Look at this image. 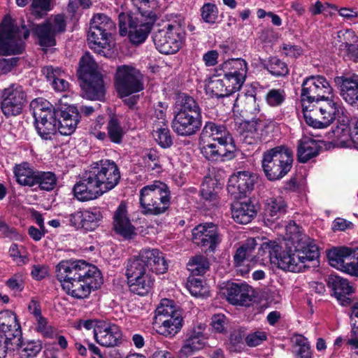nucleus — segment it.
<instances>
[{
  "label": "nucleus",
  "mask_w": 358,
  "mask_h": 358,
  "mask_svg": "<svg viewBox=\"0 0 358 358\" xmlns=\"http://www.w3.org/2000/svg\"><path fill=\"white\" fill-rule=\"evenodd\" d=\"M57 278L67 294L79 299L87 298L103 284L100 271L84 260H66L56 268Z\"/></svg>",
  "instance_id": "nucleus-1"
},
{
  "label": "nucleus",
  "mask_w": 358,
  "mask_h": 358,
  "mask_svg": "<svg viewBox=\"0 0 358 358\" xmlns=\"http://www.w3.org/2000/svg\"><path fill=\"white\" fill-rule=\"evenodd\" d=\"M257 245V240L250 238L239 247L234 256V263L236 266L241 265L245 260L257 263L263 262L262 257L267 254L269 261L282 270L291 272H301L300 264L297 262L295 250H282V247L275 241H266L260 245L258 253L255 255V248Z\"/></svg>",
  "instance_id": "nucleus-2"
},
{
  "label": "nucleus",
  "mask_w": 358,
  "mask_h": 358,
  "mask_svg": "<svg viewBox=\"0 0 358 358\" xmlns=\"http://www.w3.org/2000/svg\"><path fill=\"white\" fill-rule=\"evenodd\" d=\"M171 127L181 136L196 134L202 125L201 109L196 101L187 94H179L174 107Z\"/></svg>",
  "instance_id": "nucleus-3"
},
{
  "label": "nucleus",
  "mask_w": 358,
  "mask_h": 358,
  "mask_svg": "<svg viewBox=\"0 0 358 358\" xmlns=\"http://www.w3.org/2000/svg\"><path fill=\"white\" fill-rule=\"evenodd\" d=\"M306 124L313 128H326L343 115V107L336 98L328 96L313 104L303 105Z\"/></svg>",
  "instance_id": "nucleus-4"
},
{
  "label": "nucleus",
  "mask_w": 358,
  "mask_h": 358,
  "mask_svg": "<svg viewBox=\"0 0 358 358\" xmlns=\"http://www.w3.org/2000/svg\"><path fill=\"white\" fill-rule=\"evenodd\" d=\"M77 75L80 80L83 96L90 100L103 99L105 86L97 64L89 53H85L79 61Z\"/></svg>",
  "instance_id": "nucleus-5"
},
{
  "label": "nucleus",
  "mask_w": 358,
  "mask_h": 358,
  "mask_svg": "<svg viewBox=\"0 0 358 358\" xmlns=\"http://www.w3.org/2000/svg\"><path fill=\"white\" fill-rule=\"evenodd\" d=\"M171 193L164 182L155 180L140 190V206L143 215H159L164 213L171 203Z\"/></svg>",
  "instance_id": "nucleus-6"
},
{
  "label": "nucleus",
  "mask_w": 358,
  "mask_h": 358,
  "mask_svg": "<svg viewBox=\"0 0 358 358\" xmlns=\"http://www.w3.org/2000/svg\"><path fill=\"white\" fill-rule=\"evenodd\" d=\"M293 152L284 145L277 146L263 153L262 166L266 178L275 181L282 178L290 171Z\"/></svg>",
  "instance_id": "nucleus-7"
},
{
  "label": "nucleus",
  "mask_w": 358,
  "mask_h": 358,
  "mask_svg": "<svg viewBox=\"0 0 358 358\" xmlns=\"http://www.w3.org/2000/svg\"><path fill=\"white\" fill-rule=\"evenodd\" d=\"M142 16L145 17V22L140 21L137 17L124 13L119 15L120 34L125 36L128 33L133 44L138 45L145 41L157 20V15L152 11L143 12Z\"/></svg>",
  "instance_id": "nucleus-8"
},
{
  "label": "nucleus",
  "mask_w": 358,
  "mask_h": 358,
  "mask_svg": "<svg viewBox=\"0 0 358 358\" xmlns=\"http://www.w3.org/2000/svg\"><path fill=\"white\" fill-rule=\"evenodd\" d=\"M125 268L130 291L141 296L147 294L151 290L154 282L148 264L138 255L128 259Z\"/></svg>",
  "instance_id": "nucleus-9"
},
{
  "label": "nucleus",
  "mask_w": 358,
  "mask_h": 358,
  "mask_svg": "<svg viewBox=\"0 0 358 358\" xmlns=\"http://www.w3.org/2000/svg\"><path fill=\"white\" fill-rule=\"evenodd\" d=\"M29 36V31L25 25L21 28L13 24L10 19H4L0 26V55L21 54L24 49V43Z\"/></svg>",
  "instance_id": "nucleus-10"
},
{
  "label": "nucleus",
  "mask_w": 358,
  "mask_h": 358,
  "mask_svg": "<svg viewBox=\"0 0 358 358\" xmlns=\"http://www.w3.org/2000/svg\"><path fill=\"white\" fill-rule=\"evenodd\" d=\"M115 85L118 94H136L144 89L143 74L132 66H119L116 69Z\"/></svg>",
  "instance_id": "nucleus-11"
},
{
  "label": "nucleus",
  "mask_w": 358,
  "mask_h": 358,
  "mask_svg": "<svg viewBox=\"0 0 358 358\" xmlns=\"http://www.w3.org/2000/svg\"><path fill=\"white\" fill-rule=\"evenodd\" d=\"M66 27L64 15L59 14L54 17L52 22L48 20L34 25L32 32L38 38L40 46L50 48L56 45V35L64 33L66 31Z\"/></svg>",
  "instance_id": "nucleus-12"
},
{
  "label": "nucleus",
  "mask_w": 358,
  "mask_h": 358,
  "mask_svg": "<svg viewBox=\"0 0 358 358\" xmlns=\"http://www.w3.org/2000/svg\"><path fill=\"white\" fill-rule=\"evenodd\" d=\"M333 88L328 80L322 76H311L306 78L302 83L301 100L302 106L313 104L331 94Z\"/></svg>",
  "instance_id": "nucleus-13"
},
{
  "label": "nucleus",
  "mask_w": 358,
  "mask_h": 358,
  "mask_svg": "<svg viewBox=\"0 0 358 358\" xmlns=\"http://www.w3.org/2000/svg\"><path fill=\"white\" fill-rule=\"evenodd\" d=\"M1 108L5 116L20 115L27 103V94L22 87L12 84L2 92Z\"/></svg>",
  "instance_id": "nucleus-14"
},
{
  "label": "nucleus",
  "mask_w": 358,
  "mask_h": 358,
  "mask_svg": "<svg viewBox=\"0 0 358 358\" xmlns=\"http://www.w3.org/2000/svg\"><path fill=\"white\" fill-rule=\"evenodd\" d=\"M334 87L342 99L358 108V74L344 72L334 78Z\"/></svg>",
  "instance_id": "nucleus-15"
},
{
  "label": "nucleus",
  "mask_w": 358,
  "mask_h": 358,
  "mask_svg": "<svg viewBox=\"0 0 358 358\" xmlns=\"http://www.w3.org/2000/svg\"><path fill=\"white\" fill-rule=\"evenodd\" d=\"M90 171L105 192L113 189L120 182V169L112 160H101L92 166Z\"/></svg>",
  "instance_id": "nucleus-16"
},
{
  "label": "nucleus",
  "mask_w": 358,
  "mask_h": 358,
  "mask_svg": "<svg viewBox=\"0 0 358 358\" xmlns=\"http://www.w3.org/2000/svg\"><path fill=\"white\" fill-rule=\"evenodd\" d=\"M152 38L156 48L165 55L176 53L182 45V36L178 29L171 24L166 29L155 31Z\"/></svg>",
  "instance_id": "nucleus-17"
},
{
  "label": "nucleus",
  "mask_w": 358,
  "mask_h": 358,
  "mask_svg": "<svg viewBox=\"0 0 358 358\" xmlns=\"http://www.w3.org/2000/svg\"><path fill=\"white\" fill-rule=\"evenodd\" d=\"M75 197L81 201L93 200L106 193L90 169L73 186Z\"/></svg>",
  "instance_id": "nucleus-18"
},
{
  "label": "nucleus",
  "mask_w": 358,
  "mask_h": 358,
  "mask_svg": "<svg viewBox=\"0 0 358 358\" xmlns=\"http://www.w3.org/2000/svg\"><path fill=\"white\" fill-rule=\"evenodd\" d=\"M0 330L5 334L6 349H13L20 343L22 331L15 314L10 310L0 312Z\"/></svg>",
  "instance_id": "nucleus-19"
},
{
  "label": "nucleus",
  "mask_w": 358,
  "mask_h": 358,
  "mask_svg": "<svg viewBox=\"0 0 358 358\" xmlns=\"http://www.w3.org/2000/svg\"><path fill=\"white\" fill-rule=\"evenodd\" d=\"M257 179V176L249 171H238L229 178L227 190L235 198L245 196L254 189Z\"/></svg>",
  "instance_id": "nucleus-20"
},
{
  "label": "nucleus",
  "mask_w": 358,
  "mask_h": 358,
  "mask_svg": "<svg viewBox=\"0 0 358 358\" xmlns=\"http://www.w3.org/2000/svg\"><path fill=\"white\" fill-rule=\"evenodd\" d=\"M220 241L218 228L212 222L199 224L192 229V241L197 245L213 251Z\"/></svg>",
  "instance_id": "nucleus-21"
},
{
  "label": "nucleus",
  "mask_w": 358,
  "mask_h": 358,
  "mask_svg": "<svg viewBox=\"0 0 358 358\" xmlns=\"http://www.w3.org/2000/svg\"><path fill=\"white\" fill-rule=\"evenodd\" d=\"M338 54L345 60L358 63V36L351 29L337 32Z\"/></svg>",
  "instance_id": "nucleus-22"
},
{
  "label": "nucleus",
  "mask_w": 358,
  "mask_h": 358,
  "mask_svg": "<svg viewBox=\"0 0 358 358\" xmlns=\"http://www.w3.org/2000/svg\"><path fill=\"white\" fill-rule=\"evenodd\" d=\"M251 287L243 282L228 281L221 287V294L233 305H246L251 301Z\"/></svg>",
  "instance_id": "nucleus-23"
},
{
  "label": "nucleus",
  "mask_w": 358,
  "mask_h": 358,
  "mask_svg": "<svg viewBox=\"0 0 358 358\" xmlns=\"http://www.w3.org/2000/svg\"><path fill=\"white\" fill-rule=\"evenodd\" d=\"M97 328L94 340L100 345L112 348L121 343L122 334L118 325L103 321Z\"/></svg>",
  "instance_id": "nucleus-24"
},
{
  "label": "nucleus",
  "mask_w": 358,
  "mask_h": 358,
  "mask_svg": "<svg viewBox=\"0 0 358 358\" xmlns=\"http://www.w3.org/2000/svg\"><path fill=\"white\" fill-rule=\"evenodd\" d=\"M295 255L302 271L303 268L310 267V262H315L319 258V248L313 241L304 236L295 246Z\"/></svg>",
  "instance_id": "nucleus-25"
},
{
  "label": "nucleus",
  "mask_w": 358,
  "mask_h": 358,
  "mask_svg": "<svg viewBox=\"0 0 358 358\" xmlns=\"http://www.w3.org/2000/svg\"><path fill=\"white\" fill-rule=\"evenodd\" d=\"M201 148L202 155L210 161H224L234 157L236 146L234 143H222L206 142Z\"/></svg>",
  "instance_id": "nucleus-26"
},
{
  "label": "nucleus",
  "mask_w": 358,
  "mask_h": 358,
  "mask_svg": "<svg viewBox=\"0 0 358 358\" xmlns=\"http://www.w3.org/2000/svg\"><path fill=\"white\" fill-rule=\"evenodd\" d=\"M264 124L259 119H252L250 121H243L237 127L241 141L248 145L257 143L261 141L262 131Z\"/></svg>",
  "instance_id": "nucleus-27"
},
{
  "label": "nucleus",
  "mask_w": 358,
  "mask_h": 358,
  "mask_svg": "<svg viewBox=\"0 0 358 358\" xmlns=\"http://www.w3.org/2000/svg\"><path fill=\"white\" fill-rule=\"evenodd\" d=\"M138 255L143 262L148 264V268L151 275L153 273L162 274L168 270V264L164 254L158 249H142Z\"/></svg>",
  "instance_id": "nucleus-28"
},
{
  "label": "nucleus",
  "mask_w": 358,
  "mask_h": 358,
  "mask_svg": "<svg viewBox=\"0 0 358 358\" xmlns=\"http://www.w3.org/2000/svg\"><path fill=\"white\" fill-rule=\"evenodd\" d=\"M80 113L75 106H69L65 110H59L57 117L58 131L64 136H70L75 131L80 121Z\"/></svg>",
  "instance_id": "nucleus-29"
},
{
  "label": "nucleus",
  "mask_w": 358,
  "mask_h": 358,
  "mask_svg": "<svg viewBox=\"0 0 358 358\" xmlns=\"http://www.w3.org/2000/svg\"><path fill=\"white\" fill-rule=\"evenodd\" d=\"M157 117L158 120L153 123L152 136L161 148H169L172 146L173 141L166 120V114L163 110H159Z\"/></svg>",
  "instance_id": "nucleus-30"
},
{
  "label": "nucleus",
  "mask_w": 358,
  "mask_h": 358,
  "mask_svg": "<svg viewBox=\"0 0 358 358\" xmlns=\"http://www.w3.org/2000/svg\"><path fill=\"white\" fill-rule=\"evenodd\" d=\"M201 138L204 143L212 141V143H234L226 127L213 122L206 123L201 133Z\"/></svg>",
  "instance_id": "nucleus-31"
},
{
  "label": "nucleus",
  "mask_w": 358,
  "mask_h": 358,
  "mask_svg": "<svg viewBox=\"0 0 358 358\" xmlns=\"http://www.w3.org/2000/svg\"><path fill=\"white\" fill-rule=\"evenodd\" d=\"M231 210L234 220L241 224L250 223L257 213L256 206L250 200L233 202L231 205Z\"/></svg>",
  "instance_id": "nucleus-32"
},
{
  "label": "nucleus",
  "mask_w": 358,
  "mask_h": 358,
  "mask_svg": "<svg viewBox=\"0 0 358 358\" xmlns=\"http://www.w3.org/2000/svg\"><path fill=\"white\" fill-rule=\"evenodd\" d=\"M287 211V205L281 196L267 199L264 206V220L267 225L283 216Z\"/></svg>",
  "instance_id": "nucleus-33"
},
{
  "label": "nucleus",
  "mask_w": 358,
  "mask_h": 358,
  "mask_svg": "<svg viewBox=\"0 0 358 358\" xmlns=\"http://www.w3.org/2000/svg\"><path fill=\"white\" fill-rule=\"evenodd\" d=\"M328 286L332 289L334 296L342 306H348L351 303L349 296L354 292V289L348 280L338 275H330Z\"/></svg>",
  "instance_id": "nucleus-34"
},
{
  "label": "nucleus",
  "mask_w": 358,
  "mask_h": 358,
  "mask_svg": "<svg viewBox=\"0 0 358 358\" xmlns=\"http://www.w3.org/2000/svg\"><path fill=\"white\" fill-rule=\"evenodd\" d=\"M30 109L35 122L52 120L59 117V110H56L48 101L43 98L33 100L30 103Z\"/></svg>",
  "instance_id": "nucleus-35"
},
{
  "label": "nucleus",
  "mask_w": 358,
  "mask_h": 358,
  "mask_svg": "<svg viewBox=\"0 0 358 358\" xmlns=\"http://www.w3.org/2000/svg\"><path fill=\"white\" fill-rule=\"evenodd\" d=\"M114 229L124 238H130L134 234V227L127 215V208L124 203H120L114 214Z\"/></svg>",
  "instance_id": "nucleus-36"
},
{
  "label": "nucleus",
  "mask_w": 358,
  "mask_h": 358,
  "mask_svg": "<svg viewBox=\"0 0 358 358\" xmlns=\"http://www.w3.org/2000/svg\"><path fill=\"white\" fill-rule=\"evenodd\" d=\"M113 33L102 31L96 28H90L87 34V41L90 47L98 54L105 56L104 49L109 50L110 38Z\"/></svg>",
  "instance_id": "nucleus-37"
},
{
  "label": "nucleus",
  "mask_w": 358,
  "mask_h": 358,
  "mask_svg": "<svg viewBox=\"0 0 358 358\" xmlns=\"http://www.w3.org/2000/svg\"><path fill=\"white\" fill-rule=\"evenodd\" d=\"M161 322L162 324L158 327L157 331L165 337L172 338L175 336L183 325L181 310L175 312L173 315L163 319Z\"/></svg>",
  "instance_id": "nucleus-38"
},
{
  "label": "nucleus",
  "mask_w": 358,
  "mask_h": 358,
  "mask_svg": "<svg viewBox=\"0 0 358 358\" xmlns=\"http://www.w3.org/2000/svg\"><path fill=\"white\" fill-rule=\"evenodd\" d=\"M320 147L315 140L304 136L299 141L297 158L300 163H306L318 155Z\"/></svg>",
  "instance_id": "nucleus-39"
},
{
  "label": "nucleus",
  "mask_w": 358,
  "mask_h": 358,
  "mask_svg": "<svg viewBox=\"0 0 358 358\" xmlns=\"http://www.w3.org/2000/svg\"><path fill=\"white\" fill-rule=\"evenodd\" d=\"M220 70L223 72L224 76L246 78L248 64L245 60L241 58L230 59L220 65Z\"/></svg>",
  "instance_id": "nucleus-40"
},
{
  "label": "nucleus",
  "mask_w": 358,
  "mask_h": 358,
  "mask_svg": "<svg viewBox=\"0 0 358 358\" xmlns=\"http://www.w3.org/2000/svg\"><path fill=\"white\" fill-rule=\"evenodd\" d=\"M14 174L17 182L24 186H34L35 175L36 170H34L27 162H23L15 165L14 167Z\"/></svg>",
  "instance_id": "nucleus-41"
},
{
  "label": "nucleus",
  "mask_w": 358,
  "mask_h": 358,
  "mask_svg": "<svg viewBox=\"0 0 358 358\" xmlns=\"http://www.w3.org/2000/svg\"><path fill=\"white\" fill-rule=\"evenodd\" d=\"M220 183L215 178L210 177H205L201 187V197L213 204H215L217 199V191L220 189Z\"/></svg>",
  "instance_id": "nucleus-42"
},
{
  "label": "nucleus",
  "mask_w": 358,
  "mask_h": 358,
  "mask_svg": "<svg viewBox=\"0 0 358 358\" xmlns=\"http://www.w3.org/2000/svg\"><path fill=\"white\" fill-rule=\"evenodd\" d=\"M22 337L20 338V343L13 349H6V350L15 351L17 350L20 358H34L41 350L42 347L39 342L29 341L23 343Z\"/></svg>",
  "instance_id": "nucleus-43"
},
{
  "label": "nucleus",
  "mask_w": 358,
  "mask_h": 358,
  "mask_svg": "<svg viewBox=\"0 0 358 358\" xmlns=\"http://www.w3.org/2000/svg\"><path fill=\"white\" fill-rule=\"evenodd\" d=\"M352 251V250L348 247L334 248L329 250L327 257L330 265L340 269L343 266L347 256H350Z\"/></svg>",
  "instance_id": "nucleus-44"
},
{
  "label": "nucleus",
  "mask_w": 358,
  "mask_h": 358,
  "mask_svg": "<svg viewBox=\"0 0 358 358\" xmlns=\"http://www.w3.org/2000/svg\"><path fill=\"white\" fill-rule=\"evenodd\" d=\"M38 134L43 140H50L57 131V119L35 122Z\"/></svg>",
  "instance_id": "nucleus-45"
},
{
  "label": "nucleus",
  "mask_w": 358,
  "mask_h": 358,
  "mask_svg": "<svg viewBox=\"0 0 358 358\" xmlns=\"http://www.w3.org/2000/svg\"><path fill=\"white\" fill-rule=\"evenodd\" d=\"M34 185H38L41 189L45 191L52 190L57 185L56 175L51 171H37L35 175Z\"/></svg>",
  "instance_id": "nucleus-46"
},
{
  "label": "nucleus",
  "mask_w": 358,
  "mask_h": 358,
  "mask_svg": "<svg viewBox=\"0 0 358 358\" xmlns=\"http://www.w3.org/2000/svg\"><path fill=\"white\" fill-rule=\"evenodd\" d=\"M187 268L192 275H201L208 270L209 262L203 255H195L190 258Z\"/></svg>",
  "instance_id": "nucleus-47"
},
{
  "label": "nucleus",
  "mask_w": 358,
  "mask_h": 358,
  "mask_svg": "<svg viewBox=\"0 0 358 358\" xmlns=\"http://www.w3.org/2000/svg\"><path fill=\"white\" fill-rule=\"evenodd\" d=\"M90 28H96L102 31L114 33L116 29L115 24L106 15L97 13L94 15L90 21Z\"/></svg>",
  "instance_id": "nucleus-48"
},
{
  "label": "nucleus",
  "mask_w": 358,
  "mask_h": 358,
  "mask_svg": "<svg viewBox=\"0 0 358 358\" xmlns=\"http://www.w3.org/2000/svg\"><path fill=\"white\" fill-rule=\"evenodd\" d=\"M204 344V338L187 336L184 344L178 352V356L180 358H187L194 352L203 348Z\"/></svg>",
  "instance_id": "nucleus-49"
},
{
  "label": "nucleus",
  "mask_w": 358,
  "mask_h": 358,
  "mask_svg": "<svg viewBox=\"0 0 358 358\" xmlns=\"http://www.w3.org/2000/svg\"><path fill=\"white\" fill-rule=\"evenodd\" d=\"M264 69H266L272 76L275 77L285 76L289 73V69L285 62L273 57L264 64Z\"/></svg>",
  "instance_id": "nucleus-50"
},
{
  "label": "nucleus",
  "mask_w": 358,
  "mask_h": 358,
  "mask_svg": "<svg viewBox=\"0 0 358 358\" xmlns=\"http://www.w3.org/2000/svg\"><path fill=\"white\" fill-rule=\"evenodd\" d=\"M142 159L144 166L148 171H155V173L162 171V167L159 155L156 150L150 149L147 150Z\"/></svg>",
  "instance_id": "nucleus-51"
},
{
  "label": "nucleus",
  "mask_w": 358,
  "mask_h": 358,
  "mask_svg": "<svg viewBox=\"0 0 358 358\" xmlns=\"http://www.w3.org/2000/svg\"><path fill=\"white\" fill-rule=\"evenodd\" d=\"M102 218L101 212L97 209L93 210H84L81 229L87 231L94 230L99 224Z\"/></svg>",
  "instance_id": "nucleus-52"
},
{
  "label": "nucleus",
  "mask_w": 358,
  "mask_h": 358,
  "mask_svg": "<svg viewBox=\"0 0 358 358\" xmlns=\"http://www.w3.org/2000/svg\"><path fill=\"white\" fill-rule=\"evenodd\" d=\"M108 135L110 141L115 143H120L124 136L123 129L116 116L110 117L107 126Z\"/></svg>",
  "instance_id": "nucleus-53"
},
{
  "label": "nucleus",
  "mask_w": 358,
  "mask_h": 358,
  "mask_svg": "<svg viewBox=\"0 0 358 358\" xmlns=\"http://www.w3.org/2000/svg\"><path fill=\"white\" fill-rule=\"evenodd\" d=\"M180 310L176 308L174 302L172 300L163 299L155 310L156 317L159 321L162 322L163 319L172 315L175 312H178Z\"/></svg>",
  "instance_id": "nucleus-54"
},
{
  "label": "nucleus",
  "mask_w": 358,
  "mask_h": 358,
  "mask_svg": "<svg viewBox=\"0 0 358 358\" xmlns=\"http://www.w3.org/2000/svg\"><path fill=\"white\" fill-rule=\"evenodd\" d=\"M202 20L210 25L214 24L218 18V8L215 3H206L200 9Z\"/></svg>",
  "instance_id": "nucleus-55"
},
{
  "label": "nucleus",
  "mask_w": 358,
  "mask_h": 358,
  "mask_svg": "<svg viewBox=\"0 0 358 358\" xmlns=\"http://www.w3.org/2000/svg\"><path fill=\"white\" fill-rule=\"evenodd\" d=\"M187 288L191 294L195 296H203L207 292V288L203 286L201 279L194 275L187 278Z\"/></svg>",
  "instance_id": "nucleus-56"
},
{
  "label": "nucleus",
  "mask_w": 358,
  "mask_h": 358,
  "mask_svg": "<svg viewBox=\"0 0 358 358\" xmlns=\"http://www.w3.org/2000/svg\"><path fill=\"white\" fill-rule=\"evenodd\" d=\"M358 248L352 250L350 256H347L345 262H343V266L340 268L342 270L352 275H358Z\"/></svg>",
  "instance_id": "nucleus-57"
},
{
  "label": "nucleus",
  "mask_w": 358,
  "mask_h": 358,
  "mask_svg": "<svg viewBox=\"0 0 358 358\" xmlns=\"http://www.w3.org/2000/svg\"><path fill=\"white\" fill-rule=\"evenodd\" d=\"M286 94L282 89H271L266 95V103L272 107H277L285 101Z\"/></svg>",
  "instance_id": "nucleus-58"
},
{
  "label": "nucleus",
  "mask_w": 358,
  "mask_h": 358,
  "mask_svg": "<svg viewBox=\"0 0 358 358\" xmlns=\"http://www.w3.org/2000/svg\"><path fill=\"white\" fill-rule=\"evenodd\" d=\"M295 344L299 347V349L296 350V358H312L310 347L305 337L297 336L295 338Z\"/></svg>",
  "instance_id": "nucleus-59"
},
{
  "label": "nucleus",
  "mask_w": 358,
  "mask_h": 358,
  "mask_svg": "<svg viewBox=\"0 0 358 358\" xmlns=\"http://www.w3.org/2000/svg\"><path fill=\"white\" fill-rule=\"evenodd\" d=\"M210 87L213 94L217 97H224L231 94L230 91H228V87H227L223 78L212 80L210 83Z\"/></svg>",
  "instance_id": "nucleus-60"
},
{
  "label": "nucleus",
  "mask_w": 358,
  "mask_h": 358,
  "mask_svg": "<svg viewBox=\"0 0 358 358\" xmlns=\"http://www.w3.org/2000/svg\"><path fill=\"white\" fill-rule=\"evenodd\" d=\"M83 210H77L64 215L63 222L76 229H81Z\"/></svg>",
  "instance_id": "nucleus-61"
},
{
  "label": "nucleus",
  "mask_w": 358,
  "mask_h": 358,
  "mask_svg": "<svg viewBox=\"0 0 358 358\" xmlns=\"http://www.w3.org/2000/svg\"><path fill=\"white\" fill-rule=\"evenodd\" d=\"M223 80L227 85V87H228V91L229 90L231 94H233L241 88L245 80V78H241L240 76H224Z\"/></svg>",
  "instance_id": "nucleus-62"
},
{
  "label": "nucleus",
  "mask_w": 358,
  "mask_h": 358,
  "mask_svg": "<svg viewBox=\"0 0 358 358\" xmlns=\"http://www.w3.org/2000/svg\"><path fill=\"white\" fill-rule=\"evenodd\" d=\"M266 338V332L257 331L246 336L245 343L250 347H255L260 345Z\"/></svg>",
  "instance_id": "nucleus-63"
},
{
  "label": "nucleus",
  "mask_w": 358,
  "mask_h": 358,
  "mask_svg": "<svg viewBox=\"0 0 358 358\" xmlns=\"http://www.w3.org/2000/svg\"><path fill=\"white\" fill-rule=\"evenodd\" d=\"M37 318L36 329L38 332L41 333L45 337L50 338L54 334L53 329L51 326L48 325V321L42 316Z\"/></svg>",
  "instance_id": "nucleus-64"
}]
</instances>
